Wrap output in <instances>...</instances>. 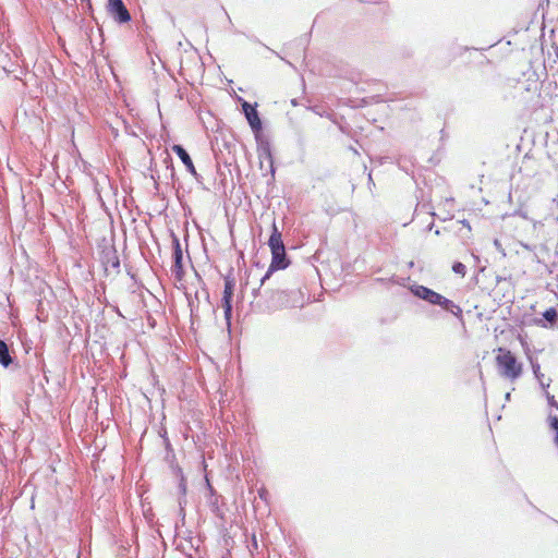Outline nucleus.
<instances>
[{
  "instance_id": "obj_1",
  "label": "nucleus",
  "mask_w": 558,
  "mask_h": 558,
  "mask_svg": "<svg viewBox=\"0 0 558 558\" xmlns=\"http://www.w3.org/2000/svg\"><path fill=\"white\" fill-rule=\"evenodd\" d=\"M266 306L269 311L303 305V294L300 289H271L266 290Z\"/></svg>"
},
{
  "instance_id": "obj_2",
  "label": "nucleus",
  "mask_w": 558,
  "mask_h": 558,
  "mask_svg": "<svg viewBox=\"0 0 558 558\" xmlns=\"http://www.w3.org/2000/svg\"><path fill=\"white\" fill-rule=\"evenodd\" d=\"M496 363L499 373L507 378L513 379L519 377L521 373V364L517 362V359L512 353L505 349H499V353L496 356Z\"/></svg>"
},
{
  "instance_id": "obj_3",
  "label": "nucleus",
  "mask_w": 558,
  "mask_h": 558,
  "mask_svg": "<svg viewBox=\"0 0 558 558\" xmlns=\"http://www.w3.org/2000/svg\"><path fill=\"white\" fill-rule=\"evenodd\" d=\"M290 262L287 258L286 248L280 250H274L271 251V263L264 275V277L260 279V286H264L265 282L270 278L274 271L279 269H284L289 266Z\"/></svg>"
},
{
  "instance_id": "obj_4",
  "label": "nucleus",
  "mask_w": 558,
  "mask_h": 558,
  "mask_svg": "<svg viewBox=\"0 0 558 558\" xmlns=\"http://www.w3.org/2000/svg\"><path fill=\"white\" fill-rule=\"evenodd\" d=\"M172 246H173V265L171 271L177 280L181 281L184 277L183 269V252L179 238L172 233Z\"/></svg>"
},
{
  "instance_id": "obj_5",
  "label": "nucleus",
  "mask_w": 558,
  "mask_h": 558,
  "mask_svg": "<svg viewBox=\"0 0 558 558\" xmlns=\"http://www.w3.org/2000/svg\"><path fill=\"white\" fill-rule=\"evenodd\" d=\"M107 11L120 24L131 21V14L122 0H108Z\"/></svg>"
},
{
  "instance_id": "obj_6",
  "label": "nucleus",
  "mask_w": 558,
  "mask_h": 558,
  "mask_svg": "<svg viewBox=\"0 0 558 558\" xmlns=\"http://www.w3.org/2000/svg\"><path fill=\"white\" fill-rule=\"evenodd\" d=\"M242 110L245 114V118H246L251 129L255 133L256 140H259V133L262 131V121L259 119V116H258V112H257L255 106H252L247 101H243Z\"/></svg>"
},
{
  "instance_id": "obj_7",
  "label": "nucleus",
  "mask_w": 558,
  "mask_h": 558,
  "mask_svg": "<svg viewBox=\"0 0 558 558\" xmlns=\"http://www.w3.org/2000/svg\"><path fill=\"white\" fill-rule=\"evenodd\" d=\"M256 141L258 144L257 153H258V158L260 160V169H263V167H264V161H267L268 167H269V172H270L271 177H274L275 167H274V158H272L270 143L268 141L262 140L260 136H259V140H256Z\"/></svg>"
},
{
  "instance_id": "obj_8",
  "label": "nucleus",
  "mask_w": 558,
  "mask_h": 558,
  "mask_svg": "<svg viewBox=\"0 0 558 558\" xmlns=\"http://www.w3.org/2000/svg\"><path fill=\"white\" fill-rule=\"evenodd\" d=\"M101 263L105 266V270L108 272L110 269L114 274L120 272V259L117 250L111 246L107 247L101 253Z\"/></svg>"
},
{
  "instance_id": "obj_9",
  "label": "nucleus",
  "mask_w": 558,
  "mask_h": 558,
  "mask_svg": "<svg viewBox=\"0 0 558 558\" xmlns=\"http://www.w3.org/2000/svg\"><path fill=\"white\" fill-rule=\"evenodd\" d=\"M411 291L415 296L434 305L441 300V294L424 286L415 284L411 288Z\"/></svg>"
},
{
  "instance_id": "obj_10",
  "label": "nucleus",
  "mask_w": 558,
  "mask_h": 558,
  "mask_svg": "<svg viewBox=\"0 0 558 558\" xmlns=\"http://www.w3.org/2000/svg\"><path fill=\"white\" fill-rule=\"evenodd\" d=\"M535 63L536 62H531V70H532L531 73H530V70L525 71V76H527L526 80L530 82L529 86L525 87L526 92L533 90L534 93H536L538 90L539 74H538L537 70H541L542 74H544V71H545V66L543 65L542 62H539L537 64V66H535Z\"/></svg>"
},
{
  "instance_id": "obj_11",
  "label": "nucleus",
  "mask_w": 558,
  "mask_h": 558,
  "mask_svg": "<svg viewBox=\"0 0 558 558\" xmlns=\"http://www.w3.org/2000/svg\"><path fill=\"white\" fill-rule=\"evenodd\" d=\"M172 150L178 155V157L181 159L183 165L186 167V170L194 177L198 178V173L194 167V163L192 161V158L190 157L189 153L184 149L183 146L175 144L172 146Z\"/></svg>"
},
{
  "instance_id": "obj_12",
  "label": "nucleus",
  "mask_w": 558,
  "mask_h": 558,
  "mask_svg": "<svg viewBox=\"0 0 558 558\" xmlns=\"http://www.w3.org/2000/svg\"><path fill=\"white\" fill-rule=\"evenodd\" d=\"M268 245L271 251L274 250H280L284 247L281 232L278 230L275 222H272V232L268 240Z\"/></svg>"
},
{
  "instance_id": "obj_13",
  "label": "nucleus",
  "mask_w": 558,
  "mask_h": 558,
  "mask_svg": "<svg viewBox=\"0 0 558 558\" xmlns=\"http://www.w3.org/2000/svg\"><path fill=\"white\" fill-rule=\"evenodd\" d=\"M436 305H439L441 308L453 314L457 317L462 316L461 307L459 305H457L453 301H451L442 295H441V300H439V302Z\"/></svg>"
},
{
  "instance_id": "obj_14",
  "label": "nucleus",
  "mask_w": 558,
  "mask_h": 558,
  "mask_svg": "<svg viewBox=\"0 0 558 558\" xmlns=\"http://www.w3.org/2000/svg\"><path fill=\"white\" fill-rule=\"evenodd\" d=\"M529 361L531 363L533 374H534L535 378L537 379V381L539 383L541 387L548 388L551 380L549 378H547V379L545 378V375L543 373H541L539 364L536 363L531 356H529Z\"/></svg>"
},
{
  "instance_id": "obj_15",
  "label": "nucleus",
  "mask_w": 558,
  "mask_h": 558,
  "mask_svg": "<svg viewBox=\"0 0 558 558\" xmlns=\"http://www.w3.org/2000/svg\"><path fill=\"white\" fill-rule=\"evenodd\" d=\"M234 278L231 275L225 277V289L221 301L232 302L233 290H234Z\"/></svg>"
},
{
  "instance_id": "obj_16",
  "label": "nucleus",
  "mask_w": 558,
  "mask_h": 558,
  "mask_svg": "<svg viewBox=\"0 0 558 558\" xmlns=\"http://www.w3.org/2000/svg\"><path fill=\"white\" fill-rule=\"evenodd\" d=\"M13 360L10 353L9 345L0 339V364L3 367H9Z\"/></svg>"
},
{
  "instance_id": "obj_17",
  "label": "nucleus",
  "mask_w": 558,
  "mask_h": 558,
  "mask_svg": "<svg viewBox=\"0 0 558 558\" xmlns=\"http://www.w3.org/2000/svg\"><path fill=\"white\" fill-rule=\"evenodd\" d=\"M543 317L550 325H555L558 322V312L554 307H549L543 313Z\"/></svg>"
},
{
  "instance_id": "obj_18",
  "label": "nucleus",
  "mask_w": 558,
  "mask_h": 558,
  "mask_svg": "<svg viewBox=\"0 0 558 558\" xmlns=\"http://www.w3.org/2000/svg\"><path fill=\"white\" fill-rule=\"evenodd\" d=\"M219 498H220L219 496L213 495L211 498L209 499V505L211 507L213 512L217 517L222 518L223 517V512L219 508Z\"/></svg>"
},
{
  "instance_id": "obj_19",
  "label": "nucleus",
  "mask_w": 558,
  "mask_h": 558,
  "mask_svg": "<svg viewBox=\"0 0 558 558\" xmlns=\"http://www.w3.org/2000/svg\"><path fill=\"white\" fill-rule=\"evenodd\" d=\"M221 305L223 308L225 318L229 323V320L231 318V314H232V304H231V302H228V301H221Z\"/></svg>"
},
{
  "instance_id": "obj_20",
  "label": "nucleus",
  "mask_w": 558,
  "mask_h": 558,
  "mask_svg": "<svg viewBox=\"0 0 558 558\" xmlns=\"http://www.w3.org/2000/svg\"><path fill=\"white\" fill-rule=\"evenodd\" d=\"M452 270L458 274V275H461L462 277L465 276V272H466V267L464 264L460 263V262H456L452 266Z\"/></svg>"
},
{
  "instance_id": "obj_21",
  "label": "nucleus",
  "mask_w": 558,
  "mask_h": 558,
  "mask_svg": "<svg viewBox=\"0 0 558 558\" xmlns=\"http://www.w3.org/2000/svg\"><path fill=\"white\" fill-rule=\"evenodd\" d=\"M550 427L558 432V417L554 416L550 418Z\"/></svg>"
},
{
  "instance_id": "obj_22",
  "label": "nucleus",
  "mask_w": 558,
  "mask_h": 558,
  "mask_svg": "<svg viewBox=\"0 0 558 558\" xmlns=\"http://www.w3.org/2000/svg\"><path fill=\"white\" fill-rule=\"evenodd\" d=\"M291 105H292V106H294V107H296V106L299 105V102H298V100H296V99H292V100H291Z\"/></svg>"
},
{
  "instance_id": "obj_23",
  "label": "nucleus",
  "mask_w": 558,
  "mask_h": 558,
  "mask_svg": "<svg viewBox=\"0 0 558 558\" xmlns=\"http://www.w3.org/2000/svg\"><path fill=\"white\" fill-rule=\"evenodd\" d=\"M555 445L558 447V430L556 432V436H555Z\"/></svg>"
},
{
  "instance_id": "obj_24",
  "label": "nucleus",
  "mask_w": 558,
  "mask_h": 558,
  "mask_svg": "<svg viewBox=\"0 0 558 558\" xmlns=\"http://www.w3.org/2000/svg\"><path fill=\"white\" fill-rule=\"evenodd\" d=\"M518 338H519V340H520L521 344L523 345V338H522L520 335H519V337H518Z\"/></svg>"
},
{
  "instance_id": "obj_25",
  "label": "nucleus",
  "mask_w": 558,
  "mask_h": 558,
  "mask_svg": "<svg viewBox=\"0 0 558 558\" xmlns=\"http://www.w3.org/2000/svg\"><path fill=\"white\" fill-rule=\"evenodd\" d=\"M259 496H260L262 498H264L265 493H264V492H259Z\"/></svg>"
},
{
  "instance_id": "obj_26",
  "label": "nucleus",
  "mask_w": 558,
  "mask_h": 558,
  "mask_svg": "<svg viewBox=\"0 0 558 558\" xmlns=\"http://www.w3.org/2000/svg\"><path fill=\"white\" fill-rule=\"evenodd\" d=\"M462 223H463V226H468L469 227V223L466 222V220H463Z\"/></svg>"
},
{
  "instance_id": "obj_27",
  "label": "nucleus",
  "mask_w": 558,
  "mask_h": 558,
  "mask_svg": "<svg viewBox=\"0 0 558 558\" xmlns=\"http://www.w3.org/2000/svg\"><path fill=\"white\" fill-rule=\"evenodd\" d=\"M520 148H521V146H520V144H518L517 145V150L520 151Z\"/></svg>"
},
{
  "instance_id": "obj_28",
  "label": "nucleus",
  "mask_w": 558,
  "mask_h": 558,
  "mask_svg": "<svg viewBox=\"0 0 558 558\" xmlns=\"http://www.w3.org/2000/svg\"><path fill=\"white\" fill-rule=\"evenodd\" d=\"M547 399L554 400V396H547Z\"/></svg>"
},
{
  "instance_id": "obj_29",
  "label": "nucleus",
  "mask_w": 558,
  "mask_h": 558,
  "mask_svg": "<svg viewBox=\"0 0 558 558\" xmlns=\"http://www.w3.org/2000/svg\"><path fill=\"white\" fill-rule=\"evenodd\" d=\"M547 399L554 400V396H547Z\"/></svg>"
}]
</instances>
